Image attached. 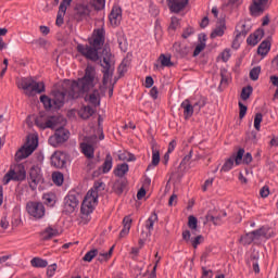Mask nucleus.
<instances>
[{
	"mask_svg": "<svg viewBox=\"0 0 278 278\" xmlns=\"http://www.w3.org/2000/svg\"><path fill=\"white\" fill-rule=\"evenodd\" d=\"M71 3H73V0H62L58 13L66 15V10H68V5H71Z\"/></svg>",
	"mask_w": 278,
	"mask_h": 278,
	"instance_id": "nucleus-48",
	"label": "nucleus"
},
{
	"mask_svg": "<svg viewBox=\"0 0 278 278\" xmlns=\"http://www.w3.org/2000/svg\"><path fill=\"white\" fill-rule=\"evenodd\" d=\"M238 105H239V118L242 119L244 118V116H247V112L249 108L244 105V103H242L241 101H239Z\"/></svg>",
	"mask_w": 278,
	"mask_h": 278,
	"instance_id": "nucleus-51",
	"label": "nucleus"
},
{
	"mask_svg": "<svg viewBox=\"0 0 278 278\" xmlns=\"http://www.w3.org/2000/svg\"><path fill=\"white\" fill-rule=\"evenodd\" d=\"M160 164V150L155 149V144H152V163L148 165L147 170H151L153 166Z\"/></svg>",
	"mask_w": 278,
	"mask_h": 278,
	"instance_id": "nucleus-30",
	"label": "nucleus"
},
{
	"mask_svg": "<svg viewBox=\"0 0 278 278\" xmlns=\"http://www.w3.org/2000/svg\"><path fill=\"white\" fill-rule=\"evenodd\" d=\"M81 153L85 154V157L88 160H94V147L90 143L81 142L80 143Z\"/></svg>",
	"mask_w": 278,
	"mask_h": 278,
	"instance_id": "nucleus-25",
	"label": "nucleus"
},
{
	"mask_svg": "<svg viewBox=\"0 0 278 278\" xmlns=\"http://www.w3.org/2000/svg\"><path fill=\"white\" fill-rule=\"evenodd\" d=\"M94 114V109H92V106L87 105L84 108L83 111H80V117L84 118V121H88V118H90V116H92Z\"/></svg>",
	"mask_w": 278,
	"mask_h": 278,
	"instance_id": "nucleus-39",
	"label": "nucleus"
},
{
	"mask_svg": "<svg viewBox=\"0 0 278 278\" xmlns=\"http://www.w3.org/2000/svg\"><path fill=\"white\" fill-rule=\"evenodd\" d=\"M38 147V139H33L31 143L29 146H23L21 149H18L15 153V161L23 162V160H27L34 151H36Z\"/></svg>",
	"mask_w": 278,
	"mask_h": 278,
	"instance_id": "nucleus-8",
	"label": "nucleus"
},
{
	"mask_svg": "<svg viewBox=\"0 0 278 278\" xmlns=\"http://www.w3.org/2000/svg\"><path fill=\"white\" fill-rule=\"evenodd\" d=\"M155 223H157V213L153 212L146 222V229H148L149 233L153 231Z\"/></svg>",
	"mask_w": 278,
	"mask_h": 278,
	"instance_id": "nucleus-33",
	"label": "nucleus"
},
{
	"mask_svg": "<svg viewBox=\"0 0 278 278\" xmlns=\"http://www.w3.org/2000/svg\"><path fill=\"white\" fill-rule=\"evenodd\" d=\"M229 58H231V50L225 49L222 52V60H223V62H229Z\"/></svg>",
	"mask_w": 278,
	"mask_h": 278,
	"instance_id": "nucleus-60",
	"label": "nucleus"
},
{
	"mask_svg": "<svg viewBox=\"0 0 278 278\" xmlns=\"http://www.w3.org/2000/svg\"><path fill=\"white\" fill-rule=\"evenodd\" d=\"M71 136V132L68 129H65L64 127H61L55 130L54 135H52L49 139L48 142L51 147L58 148L60 144H64L68 140Z\"/></svg>",
	"mask_w": 278,
	"mask_h": 278,
	"instance_id": "nucleus-5",
	"label": "nucleus"
},
{
	"mask_svg": "<svg viewBox=\"0 0 278 278\" xmlns=\"http://www.w3.org/2000/svg\"><path fill=\"white\" fill-rule=\"evenodd\" d=\"M89 45L79 43L76 47V51L80 53L87 60H91V62L99 61V51H101V55L103 58L102 66V85L104 88L108 87V83L111 77H114V54H112V50L110 46L105 45V29L97 28L93 30L90 38H88Z\"/></svg>",
	"mask_w": 278,
	"mask_h": 278,
	"instance_id": "nucleus-2",
	"label": "nucleus"
},
{
	"mask_svg": "<svg viewBox=\"0 0 278 278\" xmlns=\"http://www.w3.org/2000/svg\"><path fill=\"white\" fill-rule=\"evenodd\" d=\"M42 199H43L45 205H48V207H53V205H55V194L54 193H45Z\"/></svg>",
	"mask_w": 278,
	"mask_h": 278,
	"instance_id": "nucleus-37",
	"label": "nucleus"
},
{
	"mask_svg": "<svg viewBox=\"0 0 278 278\" xmlns=\"http://www.w3.org/2000/svg\"><path fill=\"white\" fill-rule=\"evenodd\" d=\"M26 211L29 214V216H33V218H36V219L45 218L46 208L42 202H34V201L27 202Z\"/></svg>",
	"mask_w": 278,
	"mask_h": 278,
	"instance_id": "nucleus-7",
	"label": "nucleus"
},
{
	"mask_svg": "<svg viewBox=\"0 0 278 278\" xmlns=\"http://www.w3.org/2000/svg\"><path fill=\"white\" fill-rule=\"evenodd\" d=\"M30 264L34 268H47V266H49V262L40 257H34L30 261Z\"/></svg>",
	"mask_w": 278,
	"mask_h": 278,
	"instance_id": "nucleus-34",
	"label": "nucleus"
},
{
	"mask_svg": "<svg viewBox=\"0 0 278 278\" xmlns=\"http://www.w3.org/2000/svg\"><path fill=\"white\" fill-rule=\"evenodd\" d=\"M55 270H58V264L49 265L47 269V275L49 277H53V275H55Z\"/></svg>",
	"mask_w": 278,
	"mask_h": 278,
	"instance_id": "nucleus-59",
	"label": "nucleus"
},
{
	"mask_svg": "<svg viewBox=\"0 0 278 278\" xmlns=\"http://www.w3.org/2000/svg\"><path fill=\"white\" fill-rule=\"evenodd\" d=\"M262 121H264V115L262 113H256L254 116V128L260 131L262 128Z\"/></svg>",
	"mask_w": 278,
	"mask_h": 278,
	"instance_id": "nucleus-50",
	"label": "nucleus"
},
{
	"mask_svg": "<svg viewBox=\"0 0 278 278\" xmlns=\"http://www.w3.org/2000/svg\"><path fill=\"white\" fill-rule=\"evenodd\" d=\"M270 51V38L265 39L261 42V45L257 48L258 55H268V52Z\"/></svg>",
	"mask_w": 278,
	"mask_h": 278,
	"instance_id": "nucleus-29",
	"label": "nucleus"
},
{
	"mask_svg": "<svg viewBox=\"0 0 278 278\" xmlns=\"http://www.w3.org/2000/svg\"><path fill=\"white\" fill-rule=\"evenodd\" d=\"M89 103H91V105H93L94 108L101 105V96L98 89H94L92 93L89 94Z\"/></svg>",
	"mask_w": 278,
	"mask_h": 278,
	"instance_id": "nucleus-32",
	"label": "nucleus"
},
{
	"mask_svg": "<svg viewBox=\"0 0 278 278\" xmlns=\"http://www.w3.org/2000/svg\"><path fill=\"white\" fill-rule=\"evenodd\" d=\"M260 73H262L261 66L253 67L250 71V79H252V81H257L260 79Z\"/></svg>",
	"mask_w": 278,
	"mask_h": 278,
	"instance_id": "nucleus-47",
	"label": "nucleus"
},
{
	"mask_svg": "<svg viewBox=\"0 0 278 278\" xmlns=\"http://www.w3.org/2000/svg\"><path fill=\"white\" fill-rule=\"evenodd\" d=\"M229 79H231V74L227 68H220V84H225V86H227L229 84Z\"/></svg>",
	"mask_w": 278,
	"mask_h": 278,
	"instance_id": "nucleus-42",
	"label": "nucleus"
},
{
	"mask_svg": "<svg viewBox=\"0 0 278 278\" xmlns=\"http://www.w3.org/2000/svg\"><path fill=\"white\" fill-rule=\"evenodd\" d=\"M207 277H212V269H206L205 267H202L201 278H207Z\"/></svg>",
	"mask_w": 278,
	"mask_h": 278,
	"instance_id": "nucleus-64",
	"label": "nucleus"
},
{
	"mask_svg": "<svg viewBox=\"0 0 278 278\" xmlns=\"http://www.w3.org/2000/svg\"><path fill=\"white\" fill-rule=\"evenodd\" d=\"M177 27H179V18L177 16H173L170 21L169 29H173L175 31Z\"/></svg>",
	"mask_w": 278,
	"mask_h": 278,
	"instance_id": "nucleus-58",
	"label": "nucleus"
},
{
	"mask_svg": "<svg viewBox=\"0 0 278 278\" xmlns=\"http://www.w3.org/2000/svg\"><path fill=\"white\" fill-rule=\"evenodd\" d=\"M249 34V29H247V24H241L240 28H236V37L240 38L241 36L243 38H247V35Z\"/></svg>",
	"mask_w": 278,
	"mask_h": 278,
	"instance_id": "nucleus-49",
	"label": "nucleus"
},
{
	"mask_svg": "<svg viewBox=\"0 0 278 278\" xmlns=\"http://www.w3.org/2000/svg\"><path fill=\"white\" fill-rule=\"evenodd\" d=\"M160 94V91L157 90V87H152L150 90V97L155 101Z\"/></svg>",
	"mask_w": 278,
	"mask_h": 278,
	"instance_id": "nucleus-63",
	"label": "nucleus"
},
{
	"mask_svg": "<svg viewBox=\"0 0 278 278\" xmlns=\"http://www.w3.org/2000/svg\"><path fill=\"white\" fill-rule=\"evenodd\" d=\"M89 5H91V10H92V8H94V10H97V12H101V10H103V8H105V0H91L89 2Z\"/></svg>",
	"mask_w": 278,
	"mask_h": 278,
	"instance_id": "nucleus-40",
	"label": "nucleus"
},
{
	"mask_svg": "<svg viewBox=\"0 0 278 278\" xmlns=\"http://www.w3.org/2000/svg\"><path fill=\"white\" fill-rule=\"evenodd\" d=\"M10 181H14V169L9 170L3 177L4 186H8Z\"/></svg>",
	"mask_w": 278,
	"mask_h": 278,
	"instance_id": "nucleus-52",
	"label": "nucleus"
},
{
	"mask_svg": "<svg viewBox=\"0 0 278 278\" xmlns=\"http://www.w3.org/2000/svg\"><path fill=\"white\" fill-rule=\"evenodd\" d=\"M28 184L31 190H36L38 184H42V172L37 165H34L29 169Z\"/></svg>",
	"mask_w": 278,
	"mask_h": 278,
	"instance_id": "nucleus-9",
	"label": "nucleus"
},
{
	"mask_svg": "<svg viewBox=\"0 0 278 278\" xmlns=\"http://www.w3.org/2000/svg\"><path fill=\"white\" fill-rule=\"evenodd\" d=\"M199 225V219L193 215H190L188 218V227L189 229L193 230L192 233H197V227Z\"/></svg>",
	"mask_w": 278,
	"mask_h": 278,
	"instance_id": "nucleus-43",
	"label": "nucleus"
},
{
	"mask_svg": "<svg viewBox=\"0 0 278 278\" xmlns=\"http://www.w3.org/2000/svg\"><path fill=\"white\" fill-rule=\"evenodd\" d=\"M114 164V159L112 157V154L108 153L105 155L104 162L102 164V173L103 175H108L112 170V165Z\"/></svg>",
	"mask_w": 278,
	"mask_h": 278,
	"instance_id": "nucleus-28",
	"label": "nucleus"
},
{
	"mask_svg": "<svg viewBox=\"0 0 278 278\" xmlns=\"http://www.w3.org/2000/svg\"><path fill=\"white\" fill-rule=\"evenodd\" d=\"M79 206V199L76 194L70 193L64 199V212L65 214H73Z\"/></svg>",
	"mask_w": 278,
	"mask_h": 278,
	"instance_id": "nucleus-12",
	"label": "nucleus"
},
{
	"mask_svg": "<svg viewBox=\"0 0 278 278\" xmlns=\"http://www.w3.org/2000/svg\"><path fill=\"white\" fill-rule=\"evenodd\" d=\"M58 125V117L55 116H50V118H48L45 122V129H55V126Z\"/></svg>",
	"mask_w": 278,
	"mask_h": 278,
	"instance_id": "nucleus-46",
	"label": "nucleus"
},
{
	"mask_svg": "<svg viewBox=\"0 0 278 278\" xmlns=\"http://www.w3.org/2000/svg\"><path fill=\"white\" fill-rule=\"evenodd\" d=\"M241 162L247 165L251 164V162H253V155L251 152H247L245 155L243 154Z\"/></svg>",
	"mask_w": 278,
	"mask_h": 278,
	"instance_id": "nucleus-55",
	"label": "nucleus"
},
{
	"mask_svg": "<svg viewBox=\"0 0 278 278\" xmlns=\"http://www.w3.org/2000/svg\"><path fill=\"white\" fill-rule=\"evenodd\" d=\"M251 94H253V87L251 85L242 88L241 90L242 101H249V99L251 98Z\"/></svg>",
	"mask_w": 278,
	"mask_h": 278,
	"instance_id": "nucleus-38",
	"label": "nucleus"
},
{
	"mask_svg": "<svg viewBox=\"0 0 278 278\" xmlns=\"http://www.w3.org/2000/svg\"><path fill=\"white\" fill-rule=\"evenodd\" d=\"M203 49H205V42L198 43L193 51V58H197V55H199Z\"/></svg>",
	"mask_w": 278,
	"mask_h": 278,
	"instance_id": "nucleus-56",
	"label": "nucleus"
},
{
	"mask_svg": "<svg viewBox=\"0 0 278 278\" xmlns=\"http://www.w3.org/2000/svg\"><path fill=\"white\" fill-rule=\"evenodd\" d=\"M97 77V70L93 66L88 65L85 70V75L77 80H64L61 89H54L51 91V97L47 94L40 96V102L42 103L47 112L51 110H62L67 101H73L75 99H81L84 94H88L89 90H92L97 83L94 79Z\"/></svg>",
	"mask_w": 278,
	"mask_h": 278,
	"instance_id": "nucleus-1",
	"label": "nucleus"
},
{
	"mask_svg": "<svg viewBox=\"0 0 278 278\" xmlns=\"http://www.w3.org/2000/svg\"><path fill=\"white\" fill-rule=\"evenodd\" d=\"M153 84H155V81L153 80L152 76H147L146 77V88H153Z\"/></svg>",
	"mask_w": 278,
	"mask_h": 278,
	"instance_id": "nucleus-62",
	"label": "nucleus"
},
{
	"mask_svg": "<svg viewBox=\"0 0 278 278\" xmlns=\"http://www.w3.org/2000/svg\"><path fill=\"white\" fill-rule=\"evenodd\" d=\"M68 162V154L62 151H55L51 157L50 163L54 168H66V163Z\"/></svg>",
	"mask_w": 278,
	"mask_h": 278,
	"instance_id": "nucleus-11",
	"label": "nucleus"
},
{
	"mask_svg": "<svg viewBox=\"0 0 278 278\" xmlns=\"http://www.w3.org/2000/svg\"><path fill=\"white\" fill-rule=\"evenodd\" d=\"M159 60L161 61V65L164 67L170 68V66H175V63L170 61V56L161 54Z\"/></svg>",
	"mask_w": 278,
	"mask_h": 278,
	"instance_id": "nucleus-44",
	"label": "nucleus"
},
{
	"mask_svg": "<svg viewBox=\"0 0 278 278\" xmlns=\"http://www.w3.org/2000/svg\"><path fill=\"white\" fill-rule=\"evenodd\" d=\"M192 34H194V28H192V27H187V28L184 30L181 37L185 38V39H187V38H190V36H192Z\"/></svg>",
	"mask_w": 278,
	"mask_h": 278,
	"instance_id": "nucleus-61",
	"label": "nucleus"
},
{
	"mask_svg": "<svg viewBox=\"0 0 278 278\" xmlns=\"http://www.w3.org/2000/svg\"><path fill=\"white\" fill-rule=\"evenodd\" d=\"M121 18H123V9L121 7H113L109 20L112 25H118L121 23Z\"/></svg>",
	"mask_w": 278,
	"mask_h": 278,
	"instance_id": "nucleus-20",
	"label": "nucleus"
},
{
	"mask_svg": "<svg viewBox=\"0 0 278 278\" xmlns=\"http://www.w3.org/2000/svg\"><path fill=\"white\" fill-rule=\"evenodd\" d=\"M33 43L39 47V49H46L48 41L45 38H39L37 40H34Z\"/></svg>",
	"mask_w": 278,
	"mask_h": 278,
	"instance_id": "nucleus-53",
	"label": "nucleus"
},
{
	"mask_svg": "<svg viewBox=\"0 0 278 278\" xmlns=\"http://www.w3.org/2000/svg\"><path fill=\"white\" fill-rule=\"evenodd\" d=\"M129 186V181L127 178H118L114 181L112 186V190L117 197H121L123 192H127V188Z\"/></svg>",
	"mask_w": 278,
	"mask_h": 278,
	"instance_id": "nucleus-14",
	"label": "nucleus"
},
{
	"mask_svg": "<svg viewBox=\"0 0 278 278\" xmlns=\"http://www.w3.org/2000/svg\"><path fill=\"white\" fill-rule=\"evenodd\" d=\"M242 157H244V148H240L237 153H233L229 159L226 160L220 168L222 173H229L233 168V162L236 166L242 164Z\"/></svg>",
	"mask_w": 278,
	"mask_h": 278,
	"instance_id": "nucleus-6",
	"label": "nucleus"
},
{
	"mask_svg": "<svg viewBox=\"0 0 278 278\" xmlns=\"http://www.w3.org/2000/svg\"><path fill=\"white\" fill-rule=\"evenodd\" d=\"M58 233V229H54L53 227L49 226L41 232V236L43 240H51V238H55Z\"/></svg>",
	"mask_w": 278,
	"mask_h": 278,
	"instance_id": "nucleus-31",
	"label": "nucleus"
},
{
	"mask_svg": "<svg viewBox=\"0 0 278 278\" xmlns=\"http://www.w3.org/2000/svg\"><path fill=\"white\" fill-rule=\"evenodd\" d=\"M105 190V184L103 181H96L93 187L87 192V197L93 200V203H97V199H99V192H103Z\"/></svg>",
	"mask_w": 278,
	"mask_h": 278,
	"instance_id": "nucleus-16",
	"label": "nucleus"
},
{
	"mask_svg": "<svg viewBox=\"0 0 278 278\" xmlns=\"http://www.w3.org/2000/svg\"><path fill=\"white\" fill-rule=\"evenodd\" d=\"M191 236L190 230L182 231V240H185V242H191L193 249H198L199 244H203L205 242V237L202 235H198L194 238H191Z\"/></svg>",
	"mask_w": 278,
	"mask_h": 278,
	"instance_id": "nucleus-13",
	"label": "nucleus"
},
{
	"mask_svg": "<svg viewBox=\"0 0 278 278\" xmlns=\"http://www.w3.org/2000/svg\"><path fill=\"white\" fill-rule=\"evenodd\" d=\"M129 173V165L127 163L117 164L113 174L119 179H126L125 175Z\"/></svg>",
	"mask_w": 278,
	"mask_h": 278,
	"instance_id": "nucleus-24",
	"label": "nucleus"
},
{
	"mask_svg": "<svg viewBox=\"0 0 278 278\" xmlns=\"http://www.w3.org/2000/svg\"><path fill=\"white\" fill-rule=\"evenodd\" d=\"M92 203L97 202H94V200L91 199L90 195H86L80 207L81 214H84L85 216H90V214L94 212V206L92 205Z\"/></svg>",
	"mask_w": 278,
	"mask_h": 278,
	"instance_id": "nucleus-18",
	"label": "nucleus"
},
{
	"mask_svg": "<svg viewBox=\"0 0 278 278\" xmlns=\"http://www.w3.org/2000/svg\"><path fill=\"white\" fill-rule=\"evenodd\" d=\"M77 1L78 2L74 7L73 18L76 23H84V21H88V18H90V14H92V5H90L92 0Z\"/></svg>",
	"mask_w": 278,
	"mask_h": 278,
	"instance_id": "nucleus-4",
	"label": "nucleus"
},
{
	"mask_svg": "<svg viewBox=\"0 0 278 278\" xmlns=\"http://www.w3.org/2000/svg\"><path fill=\"white\" fill-rule=\"evenodd\" d=\"M254 240L255 239H253V235L251 232H248V233L240 237L239 242L243 247H249V244H253Z\"/></svg>",
	"mask_w": 278,
	"mask_h": 278,
	"instance_id": "nucleus-36",
	"label": "nucleus"
},
{
	"mask_svg": "<svg viewBox=\"0 0 278 278\" xmlns=\"http://www.w3.org/2000/svg\"><path fill=\"white\" fill-rule=\"evenodd\" d=\"M227 217V212L222 211L218 215H214L212 211H208L205 215L206 223H213V225H223V218Z\"/></svg>",
	"mask_w": 278,
	"mask_h": 278,
	"instance_id": "nucleus-17",
	"label": "nucleus"
},
{
	"mask_svg": "<svg viewBox=\"0 0 278 278\" xmlns=\"http://www.w3.org/2000/svg\"><path fill=\"white\" fill-rule=\"evenodd\" d=\"M131 223L134 220L131 219V216H125L123 219V229L119 232V238H126V236H129V231L131 229Z\"/></svg>",
	"mask_w": 278,
	"mask_h": 278,
	"instance_id": "nucleus-26",
	"label": "nucleus"
},
{
	"mask_svg": "<svg viewBox=\"0 0 278 278\" xmlns=\"http://www.w3.org/2000/svg\"><path fill=\"white\" fill-rule=\"evenodd\" d=\"M173 49H174L175 53H177V55H179V58H186V55H188V53H190V47H188V45L181 43L179 41H176L173 45Z\"/></svg>",
	"mask_w": 278,
	"mask_h": 278,
	"instance_id": "nucleus-21",
	"label": "nucleus"
},
{
	"mask_svg": "<svg viewBox=\"0 0 278 278\" xmlns=\"http://www.w3.org/2000/svg\"><path fill=\"white\" fill-rule=\"evenodd\" d=\"M64 16H66L64 13H58L55 25L58 27H62L64 25Z\"/></svg>",
	"mask_w": 278,
	"mask_h": 278,
	"instance_id": "nucleus-57",
	"label": "nucleus"
},
{
	"mask_svg": "<svg viewBox=\"0 0 278 278\" xmlns=\"http://www.w3.org/2000/svg\"><path fill=\"white\" fill-rule=\"evenodd\" d=\"M188 3H190V0H168V8L174 14H179L181 10L186 9Z\"/></svg>",
	"mask_w": 278,
	"mask_h": 278,
	"instance_id": "nucleus-15",
	"label": "nucleus"
},
{
	"mask_svg": "<svg viewBox=\"0 0 278 278\" xmlns=\"http://www.w3.org/2000/svg\"><path fill=\"white\" fill-rule=\"evenodd\" d=\"M18 88H22L26 97H34L35 94H42L47 87L43 81H36L31 77L22 78Z\"/></svg>",
	"mask_w": 278,
	"mask_h": 278,
	"instance_id": "nucleus-3",
	"label": "nucleus"
},
{
	"mask_svg": "<svg viewBox=\"0 0 278 278\" xmlns=\"http://www.w3.org/2000/svg\"><path fill=\"white\" fill-rule=\"evenodd\" d=\"M268 1L270 0H253V3L250 5L251 16H262V14H264V12H266L270 5Z\"/></svg>",
	"mask_w": 278,
	"mask_h": 278,
	"instance_id": "nucleus-10",
	"label": "nucleus"
},
{
	"mask_svg": "<svg viewBox=\"0 0 278 278\" xmlns=\"http://www.w3.org/2000/svg\"><path fill=\"white\" fill-rule=\"evenodd\" d=\"M97 255H99V250L92 249L85 254L83 262H92V258L97 257Z\"/></svg>",
	"mask_w": 278,
	"mask_h": 278,
	"instance_id": "nucleus-45",
	"label": "nucleus"
},
{
	"mask_svg": "<svg viewBox=\"0 0 278 278\" xmlns=\"http://www.w3.org/2000/svg\"><path fill=\"white\" fill-rule=\"evenodd\" d=\"M52 180L55 186H62L64 184V174L62 172H54L52 174Z\"/></svg>",
	"mask_w": 278,
	"mask_h": 278,
	"instance_id": "nucleus-41",
	"label": "nucleus"
},
{
	"mask_svg": "<svg viewBox=\"0 0 278 278\" xmlns=\"http://www.w3.org/2000/svg\"><path fill=\"white\" fill-rule=\"evenodd\" d=\"M180 108L184 110L185 121L192 118V115L194 114V104L191 105L190 100L187 99L182 101V103L180 104Z\"/></svg>",
	"mask_w": 278,
	"mask_h": 278,
	"instance_id": "nucleus-23",
	"label": "nucleus"
},
{
	"mask_svg": "<svg viewBox=\"0 0 278 278\" xmlns=\"http://www.w3.org/2000/svg\"><path fill=\"white\" fill-rule=\"evenodd\" d=\"M205 105H207V99L202 98L193 104V108H198V112H201V109L205 108Z\"/></svg>",
	"mask_w": 278,
	"mask_h": 278,
	"instance_id": "nucleus-54",
	"label": "nucleus"
},
{
	"mask_svg": "<svg viewBox=\"0 0 278 278\" xmlns=\"http://www.w3.org/2000/svg\"><path fill=\"white\" fill-rule=\"evenodd\" d=\"M225 29H227V25L225 23L224 18L218 20L217 26L215 29L211 33V38H220L225 36Z\"/></svg>",
	"mask_w": 278,
	"mask_h": 278,
	"instance_id": "nucleus-22",
	"label": "nucleus"
},
{
	"mask_svg": "<svg viewBox=\"0 0 278 278\" xmlns=\"http://www.w3.org/2000/svg\"><path fill=\"white\" fill-rule=\"evenodd\" d=\"M262 38H264V28H258L253 34L249 35L247 43L250 47H255V45H257Z\"/></svg>",
	"mask_w": 278,
	"mask_h": 278,
	"instance_id": "nucleus-19",
	"label": "nucleus"
},
{
	"mask_svg": "<svg viewBox=\"0 0 278 278\" xmlns=\"http://www.w3.org/2000/svg\"><path fill=\"white\" fill-rule=\"evenodd\" d=\"M27 177V172L25 170V166L18 165L16 169L14 170V181H25Z\"/></svg>",
	"mask_w": 278,
	"mask_h": 278,
	"instance_id": "nucleus-27",
	"label": "nucleus"
},
{
	"mask_svg": "<svg viewBox=\"0 0 278 278\" xmlns=\"http://www.w3.org/2000/svg\"><path fill=\"white\" fill-rule=\"evenodd\" d=\"M250 233H252V238L254 240H260V238H266L268 230H266L265 227H261L256 230L251 231Z\"/></svg>",
	"mask_w": 278,
	"mask_h": 278,
	"instance_id": "nucleus-35",
	"label": "nucleus"
}]
</instances>
